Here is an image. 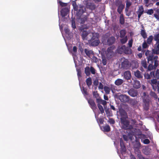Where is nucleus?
Returning a JSON list of instances; mask_svg holds the SVG:
<instances>
[{
    "instance_id": "38",
    "label": "nucleus",
    "mask_w": 159,
    "mask_h": 159,
    "mask_svg": "<svg viewBox=\"0 0 159 159\" xmlns=\"http://www.w3.org/2000/svg\"><path fill=\"white\" fill-rule=\"evenodd\" d=\"M93 95L94 98L96 99L99 98L100 96L99 94L98 93L97 91H94L93 92Z\"/></svg>"
},
{
    "instance_id": "57",
    "label": "nucleus",
    "mask_w": 159,
    "mask_h": 159,
    "mask_svg": "<svg viewBox=\"0 0 159 159\" xmlns=\"http://www.w3.org/2000/svg\"><path fill=\"white\" fill-rule=\"evenodd\" d=\"M150 141L148 139H145L143 141V143L145 144H148L149 143Z\"/></svg>"
},
{
    "instance_id": "59",
    "label": "nucleus",
    "mask_w": 159,
    "mask_h": 159,
    "mask_svg": "<svg viewBox=\"0 0 159 159\" xmlns=\"http://www.w3.org/2000/svg\"><path fill=\"white\" fill-rule=\"evenodd\" d=\"M96 99V102L98 103V104H100V103L102 100V99L100 97H99V98H98Z\"/></svg>"
},
{
    "instance_id": "17",
    "label": "nucleus",
    "mask_w": 159,
    "mask_h": 159,
    "mask_svg": "<svg viewBox=\"0 0 159 159\" xmlns=\"http://www.w3.org/2000/svg\"><path fill=\"white\" fill-rule=\"evenodd\" d=\"M100 43V41L99 39H92L90 41V44L92 46H98Z\"/></svg>"
},
{
    "instance_id": "41",
    "label": "nucleus",
    "mask_w": 159,
    "mask_h": 159,
    "mask_svg": "<svg viewBox=\"0 0 159 159\" xmlns=\"http://www.w3.org/2000/svg\"><path fill=\"white\" fill-rule=\"evenodd\" d=\"M141 64L142 66H143L145 68H147V64L146 60H144L142 61H141Z\"/></svg>"
},
{
    "instance_id": "47",
    "label": "nucleus",
    "mask_w": 159,
    "mask_h": 159,
    "mask_svg": "<svg viewBox=\"0 0 159 159\" xmlns=\"http://www.w3.org/2000/svg\"><path fill=\"white\" fill-rule=\"evenodd\" d=\"M58 2L60 5H61L62 7H66L67 6V3L63 2L61 1H59Z\"/></svg>"
},
{
    "instance_id": "13",
    "label": "nucleus",
    "mask_w": 159,
    "mask_h": 159,
    "mask_svg": "<svg viewBox=\"0 0 159 159\" xmlns=\"http://www.w3.org/2000/svg\"><path fill=\"white\" fill-rule=\"evenodd\" d=\"M85 4L87 8L91 10H93L96 8V5L93 2H88Z\"/></svg>"
},
{
    "instance_id": "16",
    "label": "nucleus",
    "mask_w": 159,
    "mask_h": 159,
    "mask_svg": "<svg viewBox=\"0 0 159 159\" xmlns=\"http://www.w3.org/2000/svg\"><path fill=\"white\" fill-rule=\"evenodd\" d=\"M125 4L122 3V2H120V4L119 5L117 11L119 14H121V13L123 11V10L125 7Z\"/></svg>"
},
{
    "instance_id": "29",
    "label": "nucleus",
    "mask_w": 159,
    "mask_h": 159,
    "mask_svg": "<svg viewBox=\"0 0 159 159\" xmlns=\"http://www.w3.org/2000/svg\"><path fill=\"white\" fill-rule=\"evenodd\" d=\"M86 83L87 85L89 87L92 84V79L91 77H89L86 80Z\"/></svg>"
},
{
    "instance_id": "32",
    "label": "nucleus",
    "mask_w": 159,
    "mask_h": 159,
    "mask_svg": "<svg viewBox=\"0 0 159 159\" xmlns=\"http://www.w3.org/2000/svg\"><path fill=\"white\" fill-rule=\"evenodd\" d=\"M150 95L152 98H154L155 99H157L158 98V96L156 93L152 91H151L150 93Z\"/></svg>"
},
{
    "instance_id": "11",
    "label": "nucleus",
    "mask_w": 159,
    "mask_h": 159,
    "mask_svg": "<svg viewBox=\"0 0 159 159\" xmlns=\"http://www.w3.org/2000/svg\"><path fill=\"white\" fill-rule=\"evenodd\" d=\"M69 11V10L68 7L63 8L61 11V14L62 17H65L66 16Z\"/></svg>"
},
{
    "instance_id": "34",
    "label": "nucleus",
    "mask_w": 159,
    "mask_h": 159,
    "mask_svg": "<svg viewBox=\"0 0 159 159\" xmlns=\"http://www.w3.org/2000/svg\"><path fill=\"white\" fill-rule=\"evenodd\" d=\"M104 131L108 132L110 131V127L108 125H106L103 127Z\"/></svg>"
},
{
    "instance_id": "54",
    "label": "nucleus",
    "mask_w": 159,
    "mask_h": 159,
    "mask_svg": "<svg viewBox=\"0 0 159 159\" xmlns=\"http://www.w3.org/2000/svg\"><path fill=\"white\" fill-rule=\"evenodd\" d=\"M111 124H114L115 123V121L114 119L112 118H110L109 119L108 121Z\"/></svg>"
},
{
    "instance_id": "46",
    "label": "nucleus",
    "mask_w": 159,
    "mask_h": 159,
    "mask_svg": "<svg viewBox=\"0 0 159 159\" xmlns=\"http://www.w3.org/2000/svg\"><path fill=\"white\" fill-rule=\"evenodd\" d=\"M131 2L129 0H127L126 1V7L129 8L131 5Z\"/></svg>"
},
{
    "instance_id": "60",
    "label": "nucleus",
    "mask_w": 159,
    "mask_h": 159,
    "mask_svg": "<svg viewBox=\"0 0 159 159\" xmlns=\"http://www.w3.org/2000/svg\"><path fill=\"white\" fill-rule=\"evenodd\" d=\"M121 151L122 152H125L126 151V149L125 146L120 147Z\"/></svg>"
},
{
    "instance_id": "51",
    "label": "nucleus",
    "mask_w": 159,
    "mask_h": 159,
    "mask_svg": "<svg viewBox=\"0 0 159 159\" xmlns=\"http://www.w3.org/2000/svg\"><path fill=\"white\" fill-rule=\"evenodd\" d=\"M154 40L156 41L159 39V34H157L154 35Z\"/></svg>"
},
{
    "instance_id": "40",
    "label": "nucleus",
    "mask_w": 159,
    "mask_h": 159,
    "mask_svg": "<svg viewBox=\"0 0 159 159\" xmlns=\"http://www.w3.org/2000/svg\"><path fill=\"white\" fill-rule=\"evenodd\" d=\"M157 80L156 79H153L151 80V84H155L157 85V84L158 81H157Z\"/></svg>"
},
{
    "instance_id": "49",
    "label": "nucleus",
    "mask_w": 159,
    "mask_h": 159,
    "mask_svg": "<svg viewBox=\"0 0 159 159\" xmlns=\"http://www.w3.org/2000/svg\"><path fill=\"white\" fill-rule=\"evenodd\" d=\"M90 71L92 74L94 75L95 74V69L92 66H91L90 68Z\"/></svg>"
},
{
    "instance_id": "19",
    "label": "nucleus",
    "mask_w": 159,
    "mask_h": 159,
    "mask_svg": "<svg viewBox=\"0 0 159 159\" xmlns=\"http://www.w3.org/2000/svg\"><path fill=\"white\" fill-rule=\"evenodd\" d=\"M134 74L135 77L138 79H141L143 77L142 74L139 70L134 71Z\"/></svg>"
},
{
    "instance_id": "23",
    "label": "nucleus",
    "mask_w": 159,
    "mask_h": 159,
    "mask_svg": "<svg viewBox=\"0 0 159 159\" xmlns=\"http://www.w3.org/2000/svg\"><path fill=\"white\" fill-rule=\"evenodd\" d=\"M120 38L125 37L126 34V31L124 29L121 30L120 31Z\"/></svg>"
},
{
    "instance_id": "45",
    "label": "nucleus",
    "mask_w": 159,
    "mask_h": 159,
    "mask_svg": "<svg viewBox=\"0 0 159 159\" xmlns=\"http://www.w3.org/2000/svg\"><path fill=\"white\" fill-rule=\"evenodd\" d=\"M156 44H157V45L155 48L156 52H154L157 54H158L159 53V43H156Z\"/></svg>"
},
{
    "instance_id": "30",
    "label": "nucleus",
    "mask_w": 159,
    "mask_h": 159,
    "mask_svg": "<svg viewBox=\"0 0 159 159\" xmlns=\"http://www.w3.org/2000/svg\"><path fill=\"white\" fill-rule=\"evenodd\" d=\"M122 39H120V42L122 44H123L126 43L128 40V37L127 36H126L125 37L121 38Z\"/></svg>"
},
{
    "instance_id": "56",
    "label": "nucleus",
    "mask_w": 159,
    "mask_h": 159,
    "mask_svg": "<svg viewBox=\"0 0 159 159\" xmlns=\"http://www.w3.org/2000/svg\"><path fill=\"white\" fill-rule=\"evenodd\" d=\"M83 93L84 95H88V93L87 91V89H84V88L83 89Z\"/></svg>"
},
{
    "instance_id": "26",
    "label": "nucleus",
    "mask_w": 159,
    "mask_h": 159,
    "mask_svg": "<svg viewBox=\"0 0 159 159\" xmlns=\"http://www.w3.org/2000/svg\"><path fill=\"white\" fill-rule=\"evenodd\" d=\"M125 19L123 14H121L120 16L119 22L120 24L123 25L125 23Z\"/></svg>"
},
{
    "instance_id": "52",
    "label": "nucleus",
    "mask_w": 159,
    "mask_h": 159,
    "mask_svg": "<svg viewBox=\"0 0 159 159\" xmlns=\"http://www.w3.org/2000/svg\"><path fill=\"white\" fill-rule=\"evenodd\" d=\"M153 61L154 62V65L153 67L154 68H155L158 65V61H157V59H156L154 60Z\"/></svg>"
},
{
    "instance_id": "12",
    "label": "nucleus",
    "mask_w": 159,
    "mask_h": 159,
    "mask_svg": "<svg viewBox=\"0 0 159 159\" xmlns=\"http://www.w3.org/2000/svg\"><path fill=\"white\" fill-rule=\"evenodd\" d=\"M151 77H153L157 79H159V70L157 69L155 72L151 71L150 73Z\"/></svg>"
},
{
    "instance_id": "14",
    "label": "nucleus",
    "mask_w": 159,
    "mask_h": 159,
    "mask_svg": "<svg viewBox=\"0 0 159 159\" xmlns=\"http://www.w3.org/2000/svg\"><path fill=\"white\" fill-rule=\"evenodd\" d=\"M121 118L120 120H122V119H126L128 118L127 114L124 110H121L120 112Z\"/></svg>"
},
{
    "instance_id": "9",
    "label": "nucleus",
    "mask_w": 159,
    "mask_h": 159,
    "mask_svg": "<svg viewBox=\"0 0 159 159\" xmlns=\"http://www.w3.org/2000/svg\"><path fill=\"white\" fill-rule=\"evenodd\" d=\"M128 93L130 96L134 97L138 95V92L137 90L132 88L128 91Z\"/></svg>"
},
{
    "instance_id": "2",
    "label": "nucleus",
    "mask_w": 159,
    "mask_h": 159,
    "mask_svg": "<svg viewBox=\"0 0 159 159\" xmlns=\"http://www.w3.org/2000/svg\"><path fill=\"white\" fill-rule=\"evenodd\" d=\"M120 123L121 125V128L125 130H131L133 128V126L130 124L129 120L126 119H122L120 120Z\"/></svg>"
},
{
    "instance_id": "15",
    "label": "nucleus",
    "mask_w": 159,
    "mask_h": 159,
    "mask_svg": "<svg viewBox=\"0 0 159 159\" xmlns=\"http://www.w3.org/2000/svg\"><path fill=\"white\" fill-rule=\"evenodd\" d=\"M115 41V38L113 36H111L108 38L107 40V44L109 45H110L113 44Z\"/></svg>"
},
{
    "instance_id": "43",
    "label": "nucleus",
    "mask_w": 159,
    "mask_h": 159,
    "mask_svg": "<svg viewBox=\"0 0 159 159\" xmlns=\"http://www.w3.org/2000/svg\"><path fill=\"white\" fill-rule=\"evenodd\" d=\"M133 41V40L132 39H131L129 41L128 45L129 48H131L132 47Z\"/></svg>"
},
{
    "instance_id": "27",
    "label": "nucleus",
    "mask_w": 159,
    "mask_h": 159,
    "mask_svg": "<svg viewBox=\"0 0 159 159\" xmlns=\"http://www.w3.org/2000/svg\"><path fill=\"white\" fill-rule=\"evenodd\" d=\"M140 34L142 37L144 39L147 38V34L144 29H142L141 30L140 32Z\"/></svg>"
},
{
    "instance_id": "62",
    "label": "nucleus",
    "mask_w": 159,
    "mask_h": 159,
    "mask_svg": "<svg viewBox=\"0 0 159 159\" xmlns=\"http://www.w3.org/2000/svg\"><path fill=\"white\" fill-rule=\"evenodd\" d=\"M153 68V66H152V65L150 64L148 67V69L149 70H152Z\"/></svg>"
},
{
    "instance_id": "61",
    "label": "nucleus",
    "mask_w": 159,
    "mask_h": 159,
    "mask_svg": "<svg viewBox=\"0 0 159 159\" xmlns=\"http://www.w3.org/2000/svg\"><path fill=\"white\" fill-rule=\"evenodd\" d=\"M123 138L124 140L125 141H127L128 140V137L127 135L125 134L123 135Z\"/></svg>"
},
{
    "instance_id": "4",
    "label": "nucleus",
    "mask_w": 159,
    "mask_h": 159,
    "mask_svg": "<svg viewBox=\"0 0 159 159\" xmlns=\"http://www.w3.org/2000/svg\"><path fill=\"white\" fill-rule=\"evenodd\" d=\"M86 11L85 7L84 6L80 5H79V8L78 11H76V14L78 17H80Z\"/></svg>"
},
{
    "instance_id": "5",
    "label": "nucleus",
    "mask_w": 159,
    "mask_h": 159,
    "mask_svg": "<svg viewBox=\"0 0 159 159\" xmlns=\"http://www.w3.org/2000/svg\"><path fill=\"white\" fill-rule=\"evenodd\" d=\"M144 12V8L143 6H139L136 13L138 15V20H139L140 18Z\"/></svg>"
},
{
    "instance_id": "58",
    "label": "nucleus",
    "mask_w": 159,
    "mask_h": 159,
    "mask_svg": "<svg viewBox=\"0 0 159 159\" xmlns=\"http://www.w3.org/2000/svg\"><path fill=\"white\" fill-rule=\"evenodd\" d=\"M131 124L132 125H135L137 123V121L135 119H131Z\"/></svg>"
},
{
    "instance_id": "20",
    "label": "nucleus",
    "mask_w": 159,
    "mask_h": 159,
    "mask_svg": "<svg viewBox=\"0 0 159 159\" xmlns=\"http://www.w3.org/2000/svg\"><path fill=\"white\" fill-rule=\"evenodd\" d=\"M133 87L136 89H139L140 87V83L138 80H134L133 84Z\"/></svg>"
},
{
    "instance_id": "22",
    "label": "nucleus",
    "mask_w": 159,
    "mask_h": 159,
    "mask_svg": "<svg viewBox=\"0 0 159 159\" xmlns=\"http://www.w3.org/2000/svg\"><path fill=\"white\" fill-rule=\"evenodd\" d=\"M124 82L123 80L120 79H118L115 82V84L117 86H119L121 85Z\"/></svg>"
},
{
    "instance_id": "10",
    "label": "nucleus",
    "mask_w": 159,
    "mask_h": 159,
    "mask_svg": "<svg viewBox=\"0 0 159 159\" xmlns=\"http://www.w3.org/2000/svg\"><path fill=\"white\" fill-rule=\"evenodd\" d=\"M147 58H148V61L149 62L150 61H151V63L152 64L154 60L157 59L158 56H154L153 53H152L151 54L149 55L148 57H147Z\"/></svg>"
},
{
    "instance_id": "33",
    "label": "nucleus",
    "mask_w": 159,
    "mask_h": 159,
    "mask_svg": "<svg viewBox=\"0 0 159 159\" xmlns=\"http://www.w3.org/2000/svg\"><path fill=\"white\" fill-rule=\"evenodd\" d=\"M88 35V32L86 31H84L83 32L82 34V39H87V36Z\"/></svg>"
},
{
    "instance_id": "31",
    "label": "nucleus",
    "mask_w": 159,
    "mask_h": 159,
    "mask_svg": "<svg viewBox=\"0 0 159 159\" xmlns=\"http://www.w3.org/2000/svg\"><path fill=\"white\" fill-rule=\"evenodd\" d=\"M85 73L87 76H89L90 74V68L89 66H86L85 68Z\"/></svg>"
},
{
    "instance_id": "28",
    "label": "nucleus",
    "mask_w": 159,
    "mask_h": 159,
    "mask_svg": "<svg viewBox=\"0 0 159 159\" xmlns=\"http://www.w3.org/2000/svg\"><path fill=\"white\" fill-rule=\"evenodd\" d=\"M153 39V37L152 35H151L149 36L147 40V43L149 45H150Z\"/></svg>"
},
{
    "instance_id": "64",
    "label": "nucleus",
    "mask_w": 159,
    "mask_h": 159,
    "mask_svg": "<svg viewBox=\"0 0 159 159\" xmlns=\"http://www.w3.org/2000/svg\"><path fill=\"white\" fill-rule=\"evenodd\" d=\"M154 16L157 20L159 21V15L156 14H154Z\"/></svg>"
},
{
    "instance_id": "25",
    "label": "nucleus",
    "mask_w": 159,
    "mask_h": 159,
    "mask_svg": "<svg viewBox=\"0 0 159 159\" xmlns=\"http://www.w3.org/2000/svg\"><path fill=\"white\" fill-rule=\"evenodd\" d=\"M99 34L97 33H93V36L91 39H99Z\"/></svg>"
},
{
    "instance_id": "6",
    "label": "nucleus",
    "mask_w": 159,
    "mask_h": 159,
    "mask_svg": "<svg viewBox=\"0 0 159 159\" xmlns=\"http://www.w3.org/2000/svg\"><path fill=\"white\" fill-rule=\"evenodd\" d=\"M87 100L90 107L93 110H96L97 107L93 100L91 98L87 99Z\"/></svg>"
},
{
    "instance_id": "24",
    "label": "nucleus",
    "mask_w": 159,
    "mask_h": 159,
    "mask_svg": "<svg viewBox=\"0 0 159 159\" xmlns=\"http://www.w3.org/2000/svg\"><path fill=\"white\" fill-rule=\"evenodd\" d=\"M72 4L74 11H77L79 8V5L78 6L76 4V2H75V1H72Z\"/></svg>"
},
{
    "instance_id": "48",
    "label": "nucleus",
    "mask_w": 159,
    "mask_h": 159,
    "mask_svg": "<svg viewBox=\"0 0 159 159\" xmlns=\"http://www.w3.org/2000/svg\"><path fill=\"white\" fill-rule=\"evenodd\" d=\"M154 13V11L153 9H150L148 10L146 12V13L149 15H151Z\"/></svg>"
},
{
    "instance_id": "7",
    "label": "nucleus",
    "mask_w": 159,
    "mask_h": 159,
    "mask_svg": "<svg viewBox=\"0 0 159 159\" xmlns=\"http://www.w3.org/2000/svg\"><path fill=\"white\" fill-rule=\"evenodd\" d=\"M121 67L124 69H128L130 67L129 62L128 60L125 59L121 63Z\"/></svg>"
},
{
    "instance_id": "3",
    "label": "nucleus",
    "mask_w": 159,
    "mask_h": 159,
    "mask_svg": "<svg viewBox=\"0 0 159 159\" xmlns=\"http://www.w3.org/2000/svg\"><path fill=\"white\" fill-rule=\"evenodd\" d=\"M131 49H129L127 47H126L125 45L122 46L117 51V52L120 54H122L123 52H124L125 54H129L131 52Z\"/></svg>"
},
{
    "instance_id": "63",
    "label": "nucleus",
    "mask_w": 159,
    "mask_h": 159,
    "mask_svg": "<svg viewBox=\"0 0 159 159\" xmlns=\"http://www.w3.org/2000/svg\"><path fill=\"white\" fill-rule=\"evenodd\" d=\"M120 147L125 146L124 143L121 139H120Z\"/></svg>"
},
{
    "instance_id": "53",
    "label": "nucleus",
    "mask_w": 159,
    "mask_h": 159,
    "mask_svg": "<svg viewBox=\"0 0 159 159\" xmlns=\"http://www.w3.org/2000/svg\"><path fill=\"white\" fill-rule=\"evenodd\" d=\"M72 27L73 29H75L76 28L75 20H72L71 21Z\"/></svg>"
},
{
    "instance_id": "35",
    "label": "nucleus",
    "mask_w": 159,
    "mask_h": 159,
    "mask_svg": "<svg viewBox=\"0 0 159 159\" xmlns=\"http://www.w3.org/2000/svg\"><path fill=\"white\" fill-rule=\"evenodd\" d=\"M104 90L107 94H109L110 91V88L107 86H105L104 87Z\"/></svg>"
},
{
    "instance_id": "55",
    "label": "nucleus",
    "mask_w": 159,
    "mask_h": 159,
    "mask_svg": "<svg viewBox=\"0 0 159 159\" xmlns=\"http://www.w3.org/2000/svg\"><path fill=\"white\" fill-rule=\"evenodd\" d=\"M102 63L103 65H105L107 64V60L105 57H102Z\"/></svg>"
},
{
    "instance_id": "42",
    "label": "nucleus",
    "mask_w": 159,
    "mask_h": 159,
    "mask_svg": "<svg viewBox=\"0 0 159 159\" xmlns=\"http://www.w3.org/2000/svg\"><path fill=\"white\" fill-rule=\"evenodd\" d=\"M152 88L153 89L156 90V89H157V91L159 93V81H158L157 84V86H156L154 88V86L152 85Z\"/></svg>"
},
{
    "instance_id": "21",
    "label": "nucleus",
    "mask_w": 159,
    "mask_h": 159,
    "mask_svg": "<svg viewBox=\"0 0 159 159\" xmlns=\"http://www.w3.org/2000/svg\"><path fill=\"white\" fill-rule=\"evenodd\" d=\"M84 51L87 56L90 57L91 55H93L94 53L92 50H89L85 48L84 49Z\"/></svg>"
},
{
    "instance_id": "44",
    "label": "nucleus",
    "mask_w": 159,
    "mask_h": 159,
    "mask_svg": "<svg viewBox=\"0 0 159 159\" xmlns=\"http://www.w3.org/2000/svg\"><path fill=\"white\" fill-rule=\"evenodd\" d=\"M130 103L133 105H134L137 103V101L134 99H132L130 100Z\"/></svg>"
},
{
    "instance_id": "18",
    "label": "nucleus",
    "mask_w": 159,
    "mask_h": 159,
    "mask_svg": "<svg viewBox=\"0 0 159 159\" xmlns=\"http://www.w3.org/2000/svg\"><path fill=\"white\" fill-rule=\"evenodd\" d=\"M124 77L125 79L128 80H130L131 77L130 72L129 71H127L124 73Z\"/></svg>"
},
{
    "instance_id": "8",
    "label": "nucleus",
    "mask_w": 159,
    "mask_h": 159,
    "mask_svg": "<svg viewBox=\"0 0 159 159\" xmlns=\"http://www.w3.org/2000/svg\"><path fill=\"white\" fill-rule=\"evenodd\" d=\"M119 99L123 102H128L129 101V97L125 95H121L119 96Z\"/></svg>"
},
{
    "instance_id": "37",
    "label": "nucleus",
    "mask_w": 159,
    "mask_h": 159,
    "mask_svg": "<svg viewBox=\"0 0 159 159\" xmlns=\"http://www.w3.org/2000/svg\"><path fill=\"white\" fill-rule=\"evenodd\" d=\"M98 108L101 112V113L102 114L104 112V109L102 105L100 104H98Z\"/></svg>"
},
{
    "instance_id": "36",
    "label": "nucleus",
    "mask_w": 159,
    "mask_h": 159,
    "mask_svg": "<svg viewBox=\"0 0 159 159\" xmlns=\"http://www.w3.org/2000/svg\"><path fill=\"white\" fill-rule=\"evenodd\" d=\"M114 48L112 47H110L108 48L107 49V52L108 53L112 54L113 52V49Z\"/></svg>"
},
{
    "instance_id": "50",
    "label": "nucleus",
    "mask_w": 159,
    "mask_h": 159,
    "mask_svg": "<svg viewBox=\"0 0 159 159\" xmlns=\"http://www.w3.org/2000/svg\"><path fill=\"white\" fill-rule=\"evenodd\" d=\"M147 43L145 41L142 44V47L143 48L145 49L148 47V46L147 44Z\"/></svg>"
},
{
    "instance_id": "1",
    "label": "nucleus",
    "mask_w": 159,
    "mask_h": 159,
    "mask_svg": "<svg viewBox=\"0 0 159 159\" xmlns=\"http://www.w3.org/2000/svg\"><path fill=\"white\" fill-rule=\"evenodd\" d=\"M143 99V106L144 110L148 111L149 108L151 99L148 95H147L145 92H144L142 96Z\"/></svg>"
},
{
    "instance_id": "39",
    "label": "nucleus",
    "mask_w": 159,
    "mask_h": 159,
    "mask_svg": "<svg viewBox=\"0 0 159 159\" xmlns=\"http://www.w3.org/2000/svg\"><path fill=\"white\" fill-rule=\"evenodd\" d=\"M145 79H150L151 78V75L148 73H145L144 75Z\"/></svg>"
}]
</instances>
